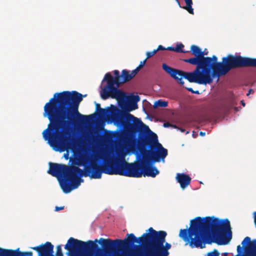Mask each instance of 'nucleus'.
I'll return each mask as SVG.
<instances>
[{
  "label": "nucleus",
  "mask_w": 256,
  "mask_h": 256,
  "mask_svg": "<svg viewBox=\"0 0 256 256\" xmlns=\"http://www.w3.org/2000/svg\"><path fill=\"white\" fill-rule=\"evenodd\" d=\"M82 95L76 91H64L55 93L44 106V116L50 120L42 136L49 144L62 151L71 146L70 125L88 122L94 114L83 115L78 112Z\"/></svg>",
  "instance_id": "1"
},
{
  "label": "nucleus",
  "mask_w": 256,
  "mask_h": 256,
  "mask_svg": "<svg viewBox=\"0 0 256 256\" xmlns=\"http://www.w3.org/2000/svg\"><path fill=\"white\" fill-rule=\"evenodd\" d=\"M146 162L142 156L140 162L129 163L125 161L124 155L114 160L100 165L96 161H91L82 170L75 166H67L57 163H49L48 173L56 177L58 180L62 191L65 194L70 192L80 185L82 176H89L91 178H102V173L110 175H120L132 178L142 176L143 165Z\"/></svg>",
  "instance_id": "2"
},
{
  "label": "nucleus",
  "mask_w": 256,
  "mask_h": 256,
  "mask_svg": "<svg viewBox=\"0 0 256 256\" xmlns=\"http://www.w3.org/2000/svg\"><path fill=\"white\" fill-rule=\"evenodd\" d=\"M148 232L144 233L137 238L134 234H130L124 240L104 239L100 238V241L106 254L111 253L117 248L123 252L116 256H168L170 244L166 242V232L156 231L150 228Z\"/></svg>",
  "instance_id": "3"
},
{
  "label": "nucleus",
  "mask_w": 256,
  "mask_h": 256,
  "mask_svg": "<svg viewBox=\"0 0 256 256\" xmlns=\"http://www.w3.org/2000/svg\"><path fill=\"white\" fill-rule=\"evenodd\" d=\"M179 236L192 248H204L206 244H228L232 238V232L228 219L197 216L190 220L189 228L180 230Z\"/></svg>",
  "instance_id": "4"
},
{
  "label": "nucleus",
  "mask_w": 256,
  "mask_h": 256,
  "mask_svg": "<svg viewBox=\"0 0 256 256\" xmlns=\"http://www.w3.org/2000/svg\"><path fill=\"white\" fill-rule=\"evenodd\" d=\"M256 68V58L243 57L240 55L228 54L218 62L216 56L205 57L192 82L199 84H210L214 78H219L228 74L231 70L236 68Z\"/></svg>",
  "instance_id": "5"
},
{
  "label": "nucleus",
  "mask_w": 256,
  "mask_h": 256,
  "mask_svg": "<svg viewBox=\"0 0 256 256\" xmlns=\"http://www.w3.org/2000/svg\"><path fill=\"white\" fill-rule=\"evenodd\" d=\"M114 116L115 124L122 126L130 138L138 133V138L133 139V142L137 143L138 147L154 132L140 119L135 117L129 112L120 111L119 115Z\"/></svg>",
  "instance_id": "6"
},
{
  "label": "nucleus",
  "mask_w": 256,
  "mask_h": 256,
  "mask_svg": "<svg viewBox=\"0 0 256 256\" xmlns=\"http://www.w3.org/2000/svg\"><path fill=\"white\" fill-rule=\"evenodd\" d=\"M190 51L192 54L194 55L195 57L184 59V61L191 64L196 66V69L193 72H186L174 68L169 66L166 64H163L162 66V69L164 71L176 80L178 83L182 85L184 84L182 78L186 79L190 82H193L197 72L198 70H200V65L204 58V55L206 54L198 46L196 45H192L190 46Z\"/></svg>",
  "instance_id": "7"
},
{
  "label": "nucleus",
  "mask_w": 256,
  "mask_h": 256,
  "mask_svg": "<svg viewBox=\"0 0 256 256\" xmlns=\"http://www.w3.org/2000/svg\"><path fill=\"white\" fill-rule=\"evenodd\" d=\"M140 152L146 162H158L168 156V150L158 142L156 134L153 132L138 147Z\"/></svg>",
  "instance_id": "8"
},
{
  "label": "nucleus",
  "mask_w": 256,
  "mask_h": 256,
  "mask_svg": "<svg viewBox=\"0 0 256 256\" xmlns=\"http://www.w3.org/2000/svg\"><path fill=\"white\" fill-rule=\"evenodd\" d=\"M97 242L101 244L100 240L96 239L94 241L89 240L85 242L70 237L64 246V248L68 251L72 256H93L92 253L98 249ZM56 256H64L61 245L56 246Z\"/></svg>",
  "instance_id": "9"
},
{
  "label": "nucleus",
  "mask_w": 256,
  "mask_h": 256,
  "mask_svg": "<svg viewBox=\"0 0 256 256\" xmlns=\"http://www.w3.org/2000/svg\"><path fill=\"white\" fill-rule=\"evenodd\" d=\"M114 74L116 76L113 77L110 73H106L104 80L106 81L107 84L104 86L100 94L101 98L106 100L110 97L116 99L118 101L124 100L126 98V94L120 90L119 87V80H120V75L118 70H114Z\"/></svg>",
  "instance_id": "10"
},
{
  "label": "nucleus",
  "mask_w": 256,
  "mask_h": 256,
  "mask_svg": "<svg viewBox=\"0 0 256 256\" xmlns=\"http://www.w3.org/2000/svg\"><path fill=\"white\" fill-rule=\"evenodd\" d=\"M33 250L37 252L38 256H54L53 255L54 246L48 242L44 244L33 247Z\"/></svg>",
  "instance_id": "11"
},
{
  "label": "nucleus",
  "mask_w": 256,
  "mask_h": 256,
  "mask_svg": "<svg viewBox=\"0 0 256 256\" xmlns=\"http://www.w3.org/2000/svg\"><path fill=\"white\" fill-rule=\"evenodd\" d=\"M0 256H32V252H21L19 248L12 250L0 248Z\"/></svg>",
  "instance_id": "12"
},
{
  "label": "nucleus",
  "mask_w": 256,
  "mask_h": 256,
  "mask_svg": "<svg viewBox=\"0 0 256 256\" xmlns=\"http://www.w3.org/2000/svg\"><path fill=\"white\" fill-rule=\"evenodd\" d=\"M112 106V108L108 107L106 109H100L99 111L98 112V114L99 116L101 117H104L110 114L112 120L115 124V120L114 116L115 115H119L120 110L117 108L116 106Z\"/></svg>",
  "instance_id": "13"
},
{
  "label": "nucleus",
  "mask_w": 256,
  "mask_h": 256,
  "mask_svg": "<svg viewBox=\"0 0 256 256\" xmlns=\"http://www.w3.org/2000/svg\"><path fill=\"white\" fill-rule=\"evenodd\" d=\"M152 162H146L144 164L142 168V176H144L155 177L158 173L159 171L155 166H151L150 164H152Z\"/></svg>",
  "instance_id": "14"
},
{
  "label": "nucleus",
  "mask_w": 256,
  "mask_h": 256,
  "mask_svg": "<svg viewBox=\"0 0 256 256\" xmlns=\"http://www.w3.org/2000/svg\"><path fill=\"white\" fill-rule=\"evenodd\" d=\"M176 178L182 189L186 188L191 182V178L189 175L184 173H178Z\"/></svg>",
  "instance_id": "15"
},
{
  "label": "nucleus",
  "mask_w": 256,
  "mask_h": 256,
  "mask_svg": "<svg viewBox=\"0 0 256 256\" xmlns=\"http://www.w3.org/2000/svg\"><path fill=\"white\" fill-rule=\"evenodd\" d=\"M136 74L134 70L130 72L126 70H123L122 71V74L120 75V80H119V85L121 84H124L131 80L134 78Z\"/></svg>",
  "instance_id": "16"
},
{
  "label": "nucleus",
  "mask_w": 256,
  "mask_h": 256,
  "mask_svg": "<svg viewBox=\"0 0 256 256\" xmlns=\"http://www.w3.org/2000/svg\"><path fill=\"white\" fill-rule=\"evenodd\" d=\"M140 100V97L138 95H132L130 98V105L124 111L129 112L138 108L137 102Z\"/></svg>",
  "instance_id": "17"
},
{
  "label": "nucleus",
  "mask_w": 256,
  "mask_h": 256,
  "mask_svg": "<svg viewBox=\"0 0 256 256\" xmlns=\"http://www.w3.org/2000/svg\"><path fill=\"white\" fill-rule=\"evenodd\" d=\"M186 6H183L182 8L186 10L190 14H194V9L192 8V0H184Z\"/></svg>",
  "instance_id": "18"
},
{
  "label": "nucleus",
  "mask_w": 256,
  "mask_h": 256,
  "mask_svg": "<svg viewBox=\"0 0 256 256\" xmlns=\"http://www.w3.org/2000/svg\"><path fill=\"white\" fill-rule=\"evenodd\" d=\"M168 105V103L167 102L160 100L154 102V108H158V107L165 108Z\"/></svg>",
  "instance_id": "19"
},
{
  "label": "nucleus",
  "mask_w": 256,
  "mask_h": 256,
  "mask_svg": "<svg viewBox=\"0 0 256 256\" xmlns=\"http://www.w3.org/2000/svg\"><path fill=\"white\" fill-rule=\"evenodd\" d=\"M184 47V45L180 43L179 44H177L175 48V52H177L186 53V52L184 51L182 48Z\"/></svg>",
  "instance_id": "20"
},
{
  "label": "nucleus",
  "mask_w": 256,
  "mask_h": 256,
  "mask_svg": "<svg viewBox=\"0 0 256 256\" xmlns=\"http://www.w3.org/2000/svg\"><path fill=\"white\" fill-rule=\"evenodd\" d=\"M146 59L144 60L143 61H141L138 66L135 70H134V71H135L136 74L140 70V69L144 66L146 63Z\"/></svg>",
  "instance_id": "21"
},
{
  "label": "nucleus",
  "mask_w": 256,
  "mask_h": 256,
  "mask_svg": "<svg viewBox=\"0 0 256 256\" xmlns=\"http://www.w3.org/2000/svg\"><path fill=\"white\" fill-rule=\"evenodd\" d=\"M220 254V252H218V250L214 249L212 252H208L206 256H219Z\"/></svg>",
  "instance_id": "22"
},
{
  "label": "nucleus",
  "mask_w": 256,
  "mask_h": 256,
  "mask_svg": "<svg viewBox=\"0 0 256 256\" xmlns=\"http://www.w3.org/2000/svg\"><path fill=\"white\" fill-rule=\"evenodd\" d=\"M157 52V50H154L152 52H148L146 53V60H147L151 57H152L153 56H154L156 52Z\"/></svg>",
  "instance_id": "23"
},
{
  "label": "nucleus",
  "mask_w": 256,
  "mask_h": 256,
  "mask_svg": "<svg viewBox=\"0 0 256 256\" xmlns=\"http://www.w3.org/2000/svg\"><path fill=\"white\" fill-rule=\"evenodd\" d=\"M182 86V84H181ZM182 86L186 90H188V91L192 92L193 94H199V92L198 90L194 91L192 88L187 87L186 86H184V84H183Z\"/></svg>",
  "instance_id": "24"
},
{
  "label": "nucleus",
  "mask_w": 256,
  "mask_h": 256,
  "mask_svg": "<svg viewBox=\"0 0 256 256\" xmlns=\"http://www.w3.org/2000/svg\"><path fill=\"white\" fill-rule=\"evenodd\" d=\"M163 126L165 128H168V127H170V126H172V127H173V128H176V125H174V124H170V123H169L168 122H164V124Z\"/></svg>",
  "instance_id": "25"
},
{
  "label": "nucleus",
  "mask_w": 256,
  "mask_h": 256,
  "mask_svg": "<svg viewBox=\"0 0 256 256\" xmlns=\"http://www.w3.org/2000/svg\"><path fill=\"white\" fill-rule=\"evenodd\" d=\"M166 50V48H164L162 45H160L158 46V48L156 49L155 50H157V52H158V50Z\"/></svg>",
  "instance_id": "26"
},
{
  "label": "nucleus",
  "mask_w": 256,
  "mask_h": 256,
  "mask_svg": "<svg viewBox=\"0 0 256 256\" xmlns=\"http://www.w3.org/2000/svg\"><path fill=\"white\" fill-rule=\"evenodd\" d=\"M64 206H56L55 207V211H59L60 210H62L64 208Z\"/></svg>",
  "instance_id": "27"
},
{
  "label": "nucleus",
  "mask_w": 256,
  "mask_h": 256,
  "mask_svg": "<svg viewBox=\"0 0 256 256\" xmlns=\"http://www.w3.org/2000/svg\"><path fill=\"white\" fill-rule=\"evenodd\" d=\"M96 111H97L98 112L99 111V110H100V109L102 108H100V104H96Z\"/></svg>",
  "instance_id": "28"
},
{
  "label": "nucleus",
  "mask_w": 256,
  "mask_h": 256,
  "mask_svg": "<svg viewBox=\"0 0 256 256\" xmlns=\"http://www.w3.org/2000/svg\"><path fill=\"white\" fill-rule=\"evenodd\" d=\"M166 50L175 52V48L173 46H168L166 48Z\"/></svg>",
  "instance_id": "29"
},
{
  "label": "nucleus",
  "mask_w": 256,
  "mask_h": 256,
  "mask_svg": "<svg viewBox=\"0 0 256 256\" xmlns=\"http://www.w3.org/2000/svg\"><path fill=\"white\" fill-rule=\"evenodd\" d=\"M176 2H177V4H178V6H179L180 8H182V7H183V6H180V1H179L178 0H176Z\"/></svg>",
  "instance_id": "30"
},
{
  "label": "nucleus",
  "mask_w": 256,
  "mask_h": 256,
  "mask_svg": "<svg viewBox=\"0 0 256 256\" xmlns=\"http://www.w3.org/2000/svg\"><path fill=\"white\" fill-rule=\"evenodd\" d=\"M205 134H206L205 132H200V136H205Z\"/></svg>",
  "instance_id": "31"
},
{
  "label": "nucleus",
  "mask_w": 256,
  "mask_h": 256,
  "mask_svg": "<svg viewBox=\"0 0 256 256\" xmlns=\"http://www.w3.org/2000/svg\"><path fill=\"white\" fill-rule=\"evenodd\" d=\"M252 92H254V90H252V89H250L248 92V93L246 94L247 96H248L250 95V94Z\"/></svg>",
  "instance_id": "32"
},
{
  "label": "nucleus",
  "mask_w": 256,
  "mask_h": 256,
  "mask_svg": "<svg viewBox=\"0 0 256 256\" xmlns=\"http://www.w3.org/2000/svg\"><path fill=\"white\" fill-rule=\"evenodd\" d=\"M240 102L243 106H245L246 104L244 100H241Z\"/></svg>",
  "instance_id": "33"
},
{
  "label": "nucleus",
  "mask_w": 256,
  "mask_h": 256,
  "mask_svg": "<svg viewBox=\"0 0 256 256\" xmlns=\"http://www.w3.org/2000/svg\"><path fill=\"white\" fill-rule=\"evenodd\" d=\"M228 253L226 252L222 254V256H228Z\"/></svg>",
  "instance_id": "34"
},
{
  "label": "nucleus",
  "mask_w": 256,
  "mask_h": 256,
  "mask_svg": "<svg viewBox=\"0 0 256 256\" xmlns=\"http://www.w3.org/2000/svg\"><path fill=\"white\" fill-rule=\"evenodd\" d=\"M180 130L182 132H184L185 131V130L183 128H180Z\"/></svg>",
  "instance_id": "35"
}]
</instances>
